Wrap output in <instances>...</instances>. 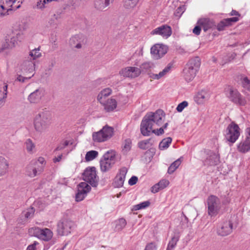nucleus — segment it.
<instances>
[{
	"mask_svg": "<svg viewBox=\"0 0 250 250\" xmlns=\"http://www.w3.org/2000/svg\"><path fill=\"white\" fill-rule=\"evenodd\" d=\"M165 119V113L162 110H157L156 112L147 114L143 118L140 126L141 133L143 136H148L151 132L157 135L164 133V128L154 129L156 126L161 125Z\"/></svg>",
	"mask_w": 250,
	"mask_h": 250,
	"instance_id": "nucleus-1",
	"label": "nucleus"
},
{
	"mask_svg": "<svg viewBox=\"0 0 250 250\" xmlns=\"http://www.w3.org/2000/svg\"><path fill=\"white\" fill-rule=\"evenodd\" d=\"M52 114L48 110H43L37 114L34 119L35 130L39 133L45 132L51 124Z\"/></svg>",
	"mask_w": 250,
	"mask_h": 250,
	"instance_id": "nucleus-2",
	"label": "nucleus"
},
{
	"mask_svg": "<svg viewBox=\"0 0 250 250\" xmlns=\"http://www.w3.org/2000/svg\"><path fill=\"white\" fill-rule=\"evenodd\" d=\"M201 65L199 57H196L191 59L183 70L184 76L187 82L193 80L198 71Z\"/></svg>",
	"mask_w": 250,
	"mask_h": 250,
	"instance_id": "nucleus-3",
	"label": "nucleus"
},
{
	"mask_svg": "<svg viewBox=\"0 0 250 250\" xmlns=\"http://www.w3.org/2000/svg\"><path fill=\"white\" fill-rule=\"evenodd\" d=\"M116 161V152L110 150L106 152L100 160V168L102 172H105L109 170Z\"/></svg>",
	"mask_w": 250,
	"mask_h": 250,
	"instance_id": "nucleus-4",
	"label": "nucleus"
},
{
	"mask_svg": "<svg viewBox=\"0 0 250 250\" xmlns=\"http://www.w3.org/2000/svg\"><path fill=\"white\" fill-rule=\"evenodd\" d=\"M113 133L114 129L106 125L100 131L93 133V140L95 142H104L110 139L113 135Z\"/></svg>",
	"mask_w": 250,
	"mask_h": 250,
	"instance_id": "nucleus-5",
	"label": "nucleus"
},
{
	"mask_svg": "<svg viewBox=\"0 0 250 250\" xmlns=\"http://www.w3.org/2000/svg\"><path fill=\"white\" fill-rule=\"evenodd\" d=\"M225 91L227 97L230 101L241 106L245 105L247 103L246 99L243 97L239 92L230 86L226 88Z\"/></svg>",
	"mask_w": 250,
	"mask_h": 250,
	"instance_id": "nucleus-6",
	"label": "nucleus"
},
{
	"mask_svg": "<svg viewBox=\"0 0 250 250\" xmlns=\"http://www.w3.org/2000/svg\"><path fill=\"white\" fill-rule=\"evenodd\" d=\"M207 203L208 215L211 217L216 216L221 208L220 199L215 196L210 195L207 199Z\"/></svg>",
	"mask_w": 250,
	"mask_h": 250,
	"instance_id": "nucleus-7",
	"label": "nucleus"
},
{
	"mask_svg": "<svg viewBox=\"0 0 250 250\" xmlns=\"http://www.w3.org/2000/svg\"><path fill=\"white\" fill-rule=\"evenodd\" d=\"M75 227L74 223L68 219H63L59 221L57 224V232L60 236H65L69 234Z\"/></svg>",
	"mask_w": 250,
	"mask_h": 250,
	"instance_id": "nucleus-8",
	"label": "nucleus"
},
{
	"mask_svg": "<svg viewBox=\"0 0 250 250\" xmlns=\"http://www.w3.org/2000/svg\"><path fill=\"white\" fill-rule=\"evenodd\" d=\"M240 130L239 126L234 122H232L226 129V139L232 144L235 143L240 136Z\"/></svg>",
	"mask_w": 250,
	"mask_h": 250,
	"instance_id": "nucleus-9",
	"label": "nucleus"
},
{
	"mask_svg": "<svg viewBox=\"0 0 250 250\" xmlns=\"http://www.w3.org/2000/svg\"><path fill=\"white\" fill-rule=\"evenodd\" d=\"M83 179L92 187H96L99 178L97 175L96 168L94 167L86 168L83 174Z\"/></svg>",
	"mask_w": 250,
	"mask_h": 250,
	"instance_id": "nucleus-10",
	"label": "nucleus"
},
{
	"mask_svg": "<svg viewBox=\"0 0 250 250\" xmlns=\"http://www.w3.org/2000/svg\"><path fill=\"white\" fill-rule=\"evenodd\" d=\"M22 1L23 0H0V7L8 13L20 8Z\"/></svg>",
	"mask_w": 250,
	"mask_h": 250,
	"instance_id": "nucleus-11",
	"label": "nucleus"
},
{
	"mask_svg": "<svg viewBox=\"0 0 250 250\" xmlns=\"http://www.w3.org/2000/svg\"><path fill=\"white\" fill-rule=\"evenodd\" d=\"M32 229L37 237L45 241H49L53 237V233L49 229H42L38 227H35Z\"/></svg>",
	"mask_w": 250,
	"mask_h": 250,
	"instance_id": "nucleus-12",
	"label": "nucleus"
},
{
	"mask_svg": "<svg viewBox=\"0 0 250 250\" xmlns=\"http://www.w3.org/2000/svg\"><path fill=\"white\" fill-rule=\"evenodd\" d=\"M167 46L160 44L154 45L150 49L151 54L155 60L161 58L167 53Z\"/></svg>",
	"mask_w": 250,
	"mask_h": 250,
	"instance_id": "nucleus-13",
	"label": "nucleus"
},
{
	"mask_svg": "<svg viewBox=\"0 0 250 250\" xmlns=\"http://www.w3.org/2000/svg\"><path fill=\"white\" fill-rule=\"evenodd\" d=\"M120 74L125 77L135 78L141 74V70L136 67L128 66L122 69Z\"/></svg>",
	"mask_w": 250,
	"mask_h": 250,
	"instance_id": "nucleus-14",
	"label": "nucleus"
},
{
	"mask_svg": "<svg viewBox=\"0 0 250 250\" xmlns=\"http://www.w3.org/2000/svg\"><path fill=\"white\" fill-rule=\"evenodd\" d=\"M197 24L200 25L205 32L213 30L216 29V24L213 20L209 18H201L197 21Z\"/></svg>",
	"mask_w": 250,
	"mask_h": 250,
	"instance_id": "nucleus-15",
	"label": "nucleus"
},
{
	"mask_svg": "<svg viewBox=\"0 0 250 250\" xmlns=\"http://www.w3.org/2000/svg\"><path fill=\"white\" fill-rule=\"evenodd\" d=\"M171 34V28L167 25H162L155 28L151 32V35H160L166 38L170 36Z\"/></svg>",
	"mask_w": 250,
	"mask_h": 250,
	"instance_id": "nucleus-16",
	"label": "nucleus"
},
{
	"mask_svg": "<svg viewBox=\"0 0 250 250\" xmlns=\"http://www.w3.org/2000/svg\"><path fill=\"white\" fill-rule=\"evenodd\" d=\"M127 172V169L125 167L120 169L114 179L115 188H122L123 186Z\"/></svg>",
	"mask_w": 250,
	"mask_h": 250,
	"instance_id": "nucleus-17",
	"label": "nucleus"
},
{
	"mask_svg": "<svg viewBox=\"0 0 250 250\" xmlns=\"http://www.w3.org/2000/svg\"><path fill=\"white\" fill-rule=\"evenodd\" d=\"M238 20L239 19L238 17H233L223 19L216 25V29L218 31H224L226 29V28L231 26L233 23L237 22Z\"/></svg>",
	"mask_w": 250,
	"mask_h": 250,
	"instance_id": "nucleus-18",
	"label": "nucleus"
},
{
	"mask_svg": "<svg viewBox=\"0 0 250 250\" xmlns=\"http://www.w3.org/2000/svg\"><path fill=\"white\" fill-rule=\"evenodd\" d=\"M219 162V155L212 151H208L207 152V156L204 161L205 165L214 166Z\"/></svg>",
	"mask_w": 250,
	"mask_h": 250,
	"instance_id": "nucleus-19",
	"label": "nucleus"
},
{
	"mask_svg": "<svg viewBox=\"0 0 250 250\" xmlns=\"http://www.w3.org/2000/svg\"><path fill=\"white\" fill-rule=\"evenodd\" d=\"M44 96V90L39 88L31 93L28 97V100L30 103L37 104L40 102Z\"/></svg>",
	"mask_w": 250,
	"mask_h": 250,
	"instance_id": "nucleus-20",
	"label": "nucleus"
},
{
	"mask_svg": "<svg viewBox=\"0 0 250 250\" xmlns=\"http://www.w3.org/2000/svg\"><path fill=\"white\" fill-rule=\"evenodd\" d=\"M84 40L85 37L83 35H76L70 38L69 43L71 47L80 49L82 47V44L84 43Z\"/></svg>",
	"mask_w": 250,
	"mask_h": 250,
	"instance_id": "nucleus-21",
	"label": "nucleus"
},
{
	"mask_svg": "<svg viewBox=\"0 0 250 250\" xmlns=\"http://www.w3.org/2000/svg\"><path fill=\"white\" fill-rule=\"evenodd\" d=\"M232 224L230 221L224 222L218 228L217 233L221 236H226L232 231Z\"/></svg>",
	"mask_w": 250,
	"mask_h": 250,
	"instance_id": "nucleus-22",
	"label": "nucleus"
},
{
	"mask_svg": "<svg viewBox=\"0 0 250 250\" xmlns=\"http://www.w3.org/2000/svg\"><path fill=\"white\" fill-rule=\"evenodd\" d=\"M114 0H95L94 2V8L100 11H104L107 9L111 2Z\"/></svg>",
	"mask_w": 250,
	"mask_h": 250,
	"instance_id": "nucleus-23",
	"label": "nucleus"
},
{
	"mask_svg": "<svg viewBox=\"0 0 250 250\" xmlns=\"http://www.w3.org/2000/svg\"><path fill=\"white\" fill-rule=\"evenodd\" d=\"M100 103L104 106V109L106 112L112 111L117 107V101L112 98L108 99Z\"/></svg>",
	"mask_w": 250,
	"mask_h": 250,
	"instance_id": "nucleus-24",
	"label": "nucleus"
},
{
	"mask_svg": "<svg viewBox=\"0 0 250 250\" xmlns=\"http://www.w3.org/2000/svg\"><path fill=\"white\" fill-rule=\"evenodd\" d=\"M9 163L8 161L2 156H0V177L6 174L9 170Z\"/></svg>",
	"mask_w": 250,
	"mask_h": 250,
	"instance_id": "nucleus-25",
	"label": "nucleus"
},
{
	"mask_svg": "<svg viewBox=\"0 0 250 250\" xmlns=\"http://www.w3.org/2000/svg\"><path fill=\"white\" fill-rule=\"evenodd\" d=\"M42 171V167H40L37 169L36 167H34L33 166L32 163L28 165L26 168L27 174L31 177H34L38 174H40Z\"/></svg>",
	"mask_w": 250,
	"mask_h": 250,
	"instance_id": "nucleus-26",
	"label": "nucleus"
},
{
	"mask_svg": "<svg viewBox=\"0 0 250 250\" xmlns=\"http://www.w3.org/2000/svg\"><path fill=\"white\" fill-rule=\"evenodd\" d=\"M21 70L23 73H32L34 70V64L31 61L26 60L21 64Z\"/></svg>",
	"mask_w": 250,
	"mask_h": 250,
	"instance_id": "nucleus-27",
	"label": "nucleus"
},
{
	"mask_svg": "<svg viewBox=\"0 0 250 250\" xmlns=\"http://www.w3.org/2000/svg\"><path fill=\"white\" fill-rule=\"evenodd\" d=\"M238 150L241 153H246L250 150V140L245 139L240 142L237 146Z\"/></svg>",
	"mask_w": 250,
	"mask_h": 250,
	"instance_id": "nucleus-28",
	"label": "nucleus"
},
{
	"mask_svg": "<svg viewBox=\"0 0 250 250\" xmlns=\"http://www.w3.org/2000/svg\"><path fill=\"white\" fill-rule=\"evenodd\" d=\"M210 97L209 92L206 90H201L198 93L196 96L197 102L198 104L203 103L209 100Z\"/></svg>",
	"mask_w": 250,
	"mask_h": 250,
	"instance_id": "nucleus-29",
	"label": "nucleus"
},
{
	"mask_svg": "<svg viewBox=\"0 0 250 250\" xmlns=\"http://www.w3.org/2000/svg\"><path fill=\"white\" fill-rule=\"evenodd\" d=\"M112 93V90L109 88H106L102 90L97 96V100L100 103L105 101L106 97L109 96Z\"/></svg>",
	"mask_w": 250,
	"mask_h": 250,
	"instance_id": "nucleus-30",
	"label": "nucleus"
},
{
	"mask_svg": "<svg viewBox=\"0 0 250 250\" xmlns=\"http://www.w3.org/2000/svg\"><path fill=\"white\" fill-rule=\"evenodd\" d=\"M91 188H82L78 189L77 193L75 195V200L76 202H80L83 200L86 196V194L90 190Z\"/></svg>",
	"mask_w": 250,
	"mask_h": 250,
	"instance_id": "nucleus-31",
	"label": "nucleus"
},
{
	"mask_svg": "<svg viewBox=\"0 0 250 250\" xmlns=\"http://www.w3.org/2000/svg\"><path fill=\"white\" fill-rule=\"evenodd\" d=\"M24 145L28 153L33 154L35 152L36 146L31 139H27L24 143Z\"/></svg>",
	"mask_w": 250,
	"mask_h": 250,
	"instance_id": "nucleus-32",
	"label": "nucleus"
},
{
	"mask_svg": "<svg viewBox=\"0 0 250 250\" xmlns=\"http://www.w3.org/2000/svg\"><path fill=\"white\" fill-rule=\"evenodd\" d=\"M115 224V230L121 231L126 225V221L124 218H120L114 222Z\"/></svg>",
	"mask_w": 250,
	"mask_h": 250,
	"instance_id": "nucleus-33",
	"label": "nucleus"
},
{
	"mask_svg": "<svg viewBox=\"0 0 250 250\" xmlns=\"http://www.w3.org/2000/svg\"><path fill=\"white\" fill-rule=\"evenodd\" d=\"M240 81L242 86L250 92V80L244 75H241Z\"/></svg>",
	"mask_w": 250,
	"mask_h": 250,
	"instance_id": "nucleus-34",
	"label": "nucleus"
},
{
	"mask_svg": "<svg viewBox=\"0 0 250 250\" xmlns=\"http://www.w3.org/2000/svg\"><path fill=\"white\" fill-rule=\"evenodd\" d=\"M179 240V235L178 234L175 235L173 236L168 244L167 250H173Z\"/></svg>",
	"mask_w": 250,
	"mask_h": 250,
	"instance_id": "nucleus-35",
	"label": "nucleus"
},
{
	"mask_svg": "<svg viewBox=\"0 0 250 250\" xmlns=\"http://www.w3.org/2000/svg\"><path fill=\"white\" fill-rule=\"evenodd\" d=\"M151 141V139L150 138L140 141L138 143V146L142 149L146 150L152 146L153 144Z\"/></svg>",
	"mask_w": 250,
	"mask_h": 250,
	"instance_id": "nucleus-36",
	"label": "nucleus"
},
{
	"mask_svg": "<svg viewBox=\"0 0 250 250\" xmlns=\"http://www.w3.org/2000/svg\"><path fill=\"white\" fill-rule=\"evenodd\" d=\"M181 159V158L178 159L170 165L167 170V172L169 174L173 173L179 167L182 162Z\"/></svg>",
	"mask_w": 250,
	"mask_h": 250,
	"instance_id": "nucleus-37",
	"label": "nucleus"
},
{
	"mask_svg": "<svg viewBox=\"0 0 250 250\" xmlns=\"http://www.w3.org/2000/svg\"><path fill=\"white\" fill-rule=\"evenodd\" d=\"M131 140L130 139H125L122 144V151L124 153H126L131 149Z\"/></svg>",
	"mask_w": 250,
	"mask_h": 250,
	"instance_id": "nucleus-38",
	"label": "nucleus"
},
{
	"mask_svg": "<svg viewBox=\"0 0 250 250\" xmlns=\"http://www.w3.org/2000/svg\"><path fill=\"white\" fill-rule=\"evenodd\" d=\"M7 85H4L0 88V106H2L4 102L7 95Z\"/></svg>",
	"mask_w": 250,
	"mask_h": 250,
	"instance_id": "nucleus-39",
	"label": "nucleus"
},
{
	"mask_svg": "<svg viewBox=\"0 0 250 250\" xmlns=\"http://www.w3.org/2000/svg\"><path fill=\"white\" fill-rule=\"evenodd\" d=\"M16 40L14 38H12L10 40V43H12V45L9 44L7 42H3L0 47V53L3 52L5 50L8 48H11L15 46Z\"/></svg>",
	"mask_w": 250,
	"mask_h": 250,
	"instance_id": "nucleus-40",
	"label": "nucleus"
},
{
	"mask_svg": "<svg viewBox=\"0 0 250 250\" xmlns=\"http://www.w3.org/2000/svg\"><path fill=\"white\" fill-rule=\"evenodd\" d=\"M172 139L170 137H167L164 139L159 144V148L161 150H164L167 148L171 143Z\"/></svg>",
	"mask_w": 250,
	"mask_h": 250,
	"instance_id": "nucleus-41",
	"label": "nucleus"
},
{
	"mask_svg": "<svg viewBox=\"0 0 250 250\" xmlns=\"http://www.w3.org/2000/svg\"><path fill=\"white\" fill-rule=\"evenodd\" d=\"M139 0H125L124 6L126 9H130L134 8Z\"/></svg>",
	"mask_w": 250,
	"mask_h": 250,
	"instance_id": "nucleus-42",
	"label": "nucleus"
},
{
	"mask_svg": "<svg viewBox=\"0 0 250 250\" xmlns=\"http://www.w3.org/2000/svg\"><path fill=\"white\" fill-rule=\"evenodd\" d=\"M98 155V152L97 151L91 150L86 153L85 159L86 161H90L96 158Z\"/></svg>",
	"mask_w": 250,
	"mask_h": 250,
	"instance_id": "nucleus-43",
	"label": "nucleus"
},
{
	"mask_svg": "<svg viewBox=\"0 0 250 250\" xmlns=\"http://www.w3.org/2000/svg\"><path fill=\"white\" fill-rule=\"evenodd\" d=\"M150 205V203L149 201H146L143 202H142L139 204L135 205L133 207V210H138L140 209H144L148 207H149Z\"/></svg>",
	"mask_w": 250,
	"mask_h": 250,
	"instance_id": "nucleus-44",
	"label": "nucleus"
},
{
	"mask_svg": "<svg viewBox=\"0 0 250 250\" xmlns=\"http://www.w3.org/2000/svg\"><path fill=\"white\" fill-rule=\"evenodd\" d=\"M153 67L154 64L152 62H146L142 63L141 64L139 68L141 69V72L144 71H146L153 68Z\"/></svg>",
	"mask_w": 250,
	"mask_h": 250,
	"instance_id": "nucleus-45",
	"label": "nucleus"
},
{
	"mask_svg": "<svg viewBox=\"0 0 250 250\" xmlns=\"http://www.w3.org/2000/svg\"><path fill=\"white\" fill-rule=\"evenodd\" d=\"M29 55L32 58L33 60H35L42 55L41 53L40 52V49H34L31 51L29 53Z\"/></svg>",
	"mask_w": 250,
	"mask_h": 250,
	"instance_id": "nucleus-46",
	"label": "nucleus"
},
{
	"mask_svg": "<svg viewBox=\"0 0 250 250\" xmlns=\"http://www.w3.org/2000/svg\"><path fill=\"white\" fill-rule=\"evenodd\" d=\"M169 184V182L167 180L162 179L157 184L153 186L152 188H156V186H158V188H166L168 186Z\"/></svg>",
	"mask_w": 250,
	"mask_h": 250,
	"instance_id": "nucleus-47",
	"label": "nucleus"
},
{
	"mask_svg": "<svg viewBox=\"0 0 250 250\" xmlns=\"http://www.w3.org/2000/svg\"><path fill=\"white\" fill-rule=\"evenodd\" d=\"M34 209L33 208H27L24 212V215L26 218H30L33 216L34 213Z\"/></svg>",
	"mask_w": 250,
	"mask_h": 250,
	"instance_id": "nucleus-48",
	"label": "nucleus"
},
{
	"mask_svg": "<svg viewBox=\"0 0 250 250\" xmlns=\"http://www.w3.org/2000/svg\"><path fill=\"white\" fill-rule=\"evenodd\" d=\"M188 105V102L185 101L180 103L176 107V110L179 112H181L185 108L187 107Z\"/></svg>",
	"mask_w": 250,
	"mask_h": 250,
	"instance_id": "nucleus-49",
	"label": "nucleus"
},
{
	"mask_svg": "<svg viewBox=\"0 0 250 250\" xmlns=\"http://www.w3.org/2000/svg\"><path fill=\"white\" fill-rule=\"evenodd\" d=\"M54 0H40L37 3V7L39 9H43L45 7V4L53 1Z\"/></svg>",
	"mask_w": 250,
	"mask_h": 250,
	"instance_id": "nucleus-50",
	"label": "nucleus"
},
{
	"mask_svg": "<svg viewBox=\"0 0 250 250\" xmlns=\"http://www.w3.org/2000/svg\"><path fill=\"white\" fill-rule=\"evenodd\" d=\"M171 66H167L162 71L159 73V75L161 78L165 76L170 70Z\"/></svg>",
	"mask_w": 250,
	"mask_h": 250,
	"instance_id": "nucleus-51",
	"label": "nucleus"
},
{
	"mask_svg": "<svg viewBox=\"0 0 250 250\" xmlns=\"http://www.w3.org/2000/svg\"><path fill=\"white\" fill-rule=\"evenodd\" d=\"M157 247L154 243H150L148 244L145 249V250H156Z\"/></svg>",
	"mask_w": 250,
	"mask_h": 250,
	"instance_id": "nucleus-52",
	"label": "nucleus"
},
{
	"mask_svg": "<svg viewBox=\"0 0 250 250\" xmlns=\"http://www.w3.org/2000/svg\"><path fill=\"white\" fill-rule=\"evenodd\" d=\"M34 74H32L31 76H27V77H23L21 75H18L17 78V80L19 82H21L22 83L24 82L25 80L30 79L32 77H33Z\"/></svg>",
	"mask_w": 250,
	"mask_h": 250,
	"instance_id": "nucleus-53",
	"label": "nucleus"
},
{
	"mask_svg": "<svg viewBox=\"0 0 250 250\" xmlns=\"http://www.w3.org/2000/svg\"><path fill=\"white\" fill-rule=\"evenodd\" d=\"M39 245V243L35 241L33 244L29 245L26 250H38L37 246Z\"/></svg>",
	"mask_w": 250,
	"mask_h": 250,
	"instance_id": "nucleus-54",
	"label": "nucleus"
},
{
	"mask_svg": "<svg viewBox=\"0 0 250 250\" xmlns=\"http://www.w3.org/2000/svg\"><path fill=\"white\" fill-rule=\"evenodd\" d=\"M202 26L198 24L193 29V33L196 35H199L200 34L201 31Z\"/></svg>",
	"mask_w": 250,
	"mask_h": 250,
	"instance_id": "nucleus-55",
	"label": "nucleus"
},
{
	"mask_svg": "<svg viewBox=\"0 0 250 250\" xmlns=\"http://www.w3.org/2000/svg\"><path fill=\"white\" fill-rule=\"evenodd\" d=\"M138 177L135 176H133L128 181V184L132 186L134 185L138 181Z\"/></svg>",
	"mask_w": 250,
	"mask_h": 250,
	"instance_id": "nucleus-56",
	"label": "nucleus"
},
{
	"mask_svg": "<svg viewBox=\"0 0 250 250\" xmlns=\"http://www.w3.org/2000/svg\"><path fill=\"white\" fill-rule=\"evenodd\" d=\"M37 163H39V164H41V167H42L43 168L46 164V162L44 158L42 157H40L38 158L37 162H35L34 164L36 165L37 164Z\"/></svg>",
	"mask_w": 250,
	"mask_h": 250,
	"instance_id": "nucleus-57",
	"label": "nucleus"
},
{
	"mask_svg": "<svg viewBox=\"0 0 250 250\" xmlns=\"http://www.w3.org/2000/svg\"><path fill=\"white\" fill-rule=\"evenodd\" d=\"M149 77L153 80H159L161 78L158 74L149 73Z\"/></svg>",
	"mask_w": 250,
	"mask_h": 250,
	"instance_id": "nucleus-58",
	"label": "nucleus"
},
{
	"mask_svg": "<svg viewBox=\"0 0 250 250\" xmlns=\"http://www.w3.org/2000/svg\"><path fill=\"white\" fill-rule=\"evenodd\" d=\"M88 183L85 182H81L78 185L77 188H90L88 184Z\"/></svg>",
	"mask_w": 250,
	"mask_h": 250,
	"instance_id": "nucleus-59",
	"label": "nucleus"
},
{
	"mask_svg": "<svg viewBox=\"0 0 250 250\" xmlns=\"http://www.w3.org/2000/svg\"><path fill=\"white\" fill-rule=\"evenodd\" d=\"M62 155H60L58 157H55L53 159V162L57 163L60 162L62 159Z\"/></svg>",
	"mask_w": 250,
	"mask_h": 250,
	"instance_id": "nucleus-60",
	"label": "nucleus"
},
{
	"mask_svg": "<svg viewBox=\"0 0 250 250\" xmlns=\"http://www.w3.org/2000/svg\"><path fill=\"white\" fill-rule=\"evenodd\" d=\"M230 16H240L239 13L236 10H232L230 14Z\"/></svg>",
	"mask_w": 250,
	"mask_h": 250,
	"instance_id": "nucleus-61",
	"label": "nucleus"
},
{
	"mask_svg": "<svg viewBox=\"0 0 250 250\" xmlns=\"http://www.w3.org/2000/svg\"><path fill=\"white\" fill-rule=\"evenodd\" d=\"M160 188H152L151 191L152 193H156L159 192Z\"/></svg>",
	"mask_w": 250,
	"mask_h": 250,
	"instance_id": "nucleus-62",
	"label": "nucleus"
},
{
	"mask_svg": "<svg viewBox=\"0 0 250 250\" xmlns=\"http://www.w3.org/2000/svg\"><path fill=\"white\" fill-rule=\"evenodd\" d=\"M183 8L182 7H179V8L177 9V10H176V11H177V13H179V12H182L183 13Z\"/></svg>",
	"mask_w": 250,
	"mask_h": 250,
	"instance_id": "nucleus-63",
	"label": "nucleus"
},
{
	"mask_svg": "<svg viewBox=\"0 0 250 250\" xmlns=\"http://www.w3.org/2000/svg\"><path fill=\"white\" fill-rule=\"evenodd\" d=\"M55 62L53 61H51V64H50V69H51L54 65Z\"/></svg>",
	"mask_w": 250,
	"mask_h": 250,
	"instance_id": "nucleus-64",
	"label": "nucleus"
}]
</instances>
